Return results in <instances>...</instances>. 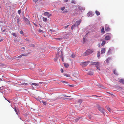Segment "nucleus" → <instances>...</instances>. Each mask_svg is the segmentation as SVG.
Segmentation results:
<instances>
[{
    "mask_svg": "<svg viewBox=\"0 0 124 124\" xmlns=\"http://www.w3.org/2000/svg\"><path fill=\"white\" fill-rule=\"evenodd\" d=\"M93 51V49H88L84 53V55L85 56L87 55L92 53Z\"/></svg>",
    "mask_w": 124,
    "mask_h": 124,
    "instance_id": "f257e3e1",
    "label": "nucleus"
},
{
    "mask_svg": "<svg viewBox=\"0 0 124 124\" xmlns=\"http://www.w3.org/2000/svg\"><path fill=\"white\" fill-rule=\"evenodd\" d=\"M97 107L99 110L104 115V114L105 112L103 108L101 107L99 105H97Z\"/></svg>",
    "mask_w": 124,
    "mask_h": 124,
    "instance_id": "f03ea898",
    "label": "nucleus"
},
{
    "mask_svg": "<svg viewBox=\"0 0 124 124\" xmlns=\"http://www.w3.org/2000/svg\"><path fill=\"white\" fill-rule=\"evenodd\" d=\"M112 35L111 34H106L104 39L107 40H109L111 39Z\"/></svg>",
    "mask_w": 124,
    "mask_h": 124,
    "instance_id": "7ed1b4c3",
    "label": "nucleus"
},
{
    "mask_svg": "<svg viewBox=\"0 0 124 124\" xmlns=\"http://www.w3.org/2000/svg\"><path fill=\"white\" fill-rule=\"evenodd\" d=\"M89 61L86 62H81L80 63V65L82 67H84L86 66L89 63Z\"/></svg>",
    "mask_w": 124,
    "mask_h": 124,
    "instance_id": "20e7f679",
    "label": "nucleus"
},
{
    "mask_svg": "<svg viewBox=\"0 0 124 124\" xmlns=\"http://www.w3.org/2000/svg\"><path fill=\"white\" fill-rule=\"evenodd\" d=\"M91 64L93 65H95L96 67L98 65H99V62H91Z\"/></svg>",
    "mask_w": 124,
    "mask_h": 124,
    "instance_id": "39448f33",
    "label": "nucleus"
},
{
    "mask_svg": "<svg viewBox=\"0 0 124 124\" xmlns=\"http://www.w3.org/2000/svg\"><path fill=\"white\" fill-rule=\"evenodd\" d=\"M81 22V20L80 19L78 21H76L74 24V26H78L79 25Z\"/></svg>",
    "mask_w": 124,
    "mask_h": 124,
    "instance_id": "423d86ee",
    "label": "nucleus"
},
{
    "mask_svg": "<svg viewBox=\"0 0 124 124\" xmlns=\"http://www.w3.org/2000/svg\"><path fill=\"white\" fill-rule=\"evenodd\" d=\"M105 30L106 31H108L110 30V28L108 25L107 24H106L105 25Z\"/></svg>",
    "mask_w": 124,
    "mask_h": 124,
    "instance_id": "0eeeda50",
    "label": "nucleus"
},
{
    "mask_svg": "<svg viewBox=\"0 0 124 124\" xmlns=\"http://www.w3.org/2000/svg\"><path fill=\"white\" fill-rule=\"evenodd\" d=\"M24 20L25 21V23H29L30 24V21L27 18H26L25 17H24V18H23Z\"/></svg>",
    "mask_w": 124,
    "mask_h": 124,
    "instance_id": "6e6552de",
    "label": "nucleus"
},
{
    "mask_svg": "<svg viewBox=\"0 0 124 124\" xmlns=\"http://www.w3.org/2000/svg\"><path fill=\"white\" fill-rule=\"evenodd\" d=\"M105 49L104 48H102L101 51V54H104L105 53Z\"/></svg>",
    "mask_w": 124,
    "mask_h": 124,
    "instance_id": "1a4fd4ad",
    "label": "nucleus"
},
{
    "mask_svg": "<svg viewBox=\"0 0 124 124\" xmlns=\"http://www.w3.org/2000/svg\"><path fill=\"white\" fill-rule=\"evenodd\" d=\"M59 52H58V53L57 54H56V57L54 59V60L55 61H56L58 57L59 56Z\"/></svg>",
    "mask_w": 124,
    "mask_h": 124,
    "instance_id": "9d476101",
    "label": "nucleus"
},
{
    "mask_svg": "<svg viewBox=\"0 0 124 124\" xmlns=\"http://www.w3.org/2000/svg\"><path fill=\"white\" fill-rule=\"evenodd\" d=\"M82 102V100L81 99H79L77 101V102L79 104V106L81 104V103Z\"/></svg>",
    "mask_w": 124,
    "mask_h": 124,
    "instance_id": "9b49d317",
    "label": "nucleus"
},
{
    "mask_svg": "<svg viewBox=\"0 0 124 124\" xmlns=\"http://www.w3.org/2000/svg\"><path fill=\"white\" fill-rule=\"evenodd\" d=\"M101 32L103 34L105 32V31L104 30V28L103 26H101Z\"/></svg>",
    "mask_w": 124,
    "mask_h": 124,
    "instance_id": "f8f14e48",
    "label": "nucleus"
},
{
    "mask_svg": "<svg viewBox=\"0 0 124 124\" xmlns=\"http://www.w3.org/2000/svg\"><path fill=\"white\" fill-rule=\"evenodd\" d=\"M119 82L121 83H122L124 84V79H120L119 81Z\"/></svg>",
    "mask_w": 124,
    "mask_h": 124,
    "instance_id": "ddd939ff",
    "label": "nucleus"
},
{
    "mask_svg": "<svg viewBox=\"0 0 124 124\" xmlns=\"http://www.w3.org/2000/svg\"><path fill=\"white\" fill-rule=\"evenodd\" d=\"M64 64L65 67L66 68H68L69 66V65L68 63H64Z\"/></svg>",
    "mask_w": 124,
    "mask_h": 124,
    "instance_id": "4468645a",
    "label": "nucleus"
},
{
    "mask_svg": "<svg viewBox=\"0 0 124 124\" xmlns=\"http://www.w3.org/2000/svg\"><path fill=\"white\" fill-rule=\"evenodd\" d=\"M31 85H33L35 86H39V85L38 84H37V83H32L31 84Z\"/></svg>",
    "mask_w": 124,
    "mask_h": 124,
    "instance_id": "2eb2a0df",
    "label": "nucleus"
},
{
    "mask_svg": "<svg viewBox=\"0 0 124 124\" xmlns=\"http://www.w3.org/2000/svg\"><path fill=\"white\" fill-rule=\"evenodd\" d=\"M111 60L110 58H108L106 60V62L108 63L109 62V61H110Z\"/></svg>",
    "mask_w": 124,
    "mask_h": 124,
    "instance_id": "dca6fc26",
    "label": "nucleus"
},
{
    "mask_svg": "<svg viewBox=\"0 0 124 124\" xmlns=\"http://www.w3.org/2000/svg\"><path fill=\"white\" fill-rule=\"evenodd\" d=\"M54 39H56L58 40H62L63 38H62V37H61L58 38H54Z\"/></svg>",
    "mask_w": 124,
    "mask_h": 124,
    "instance_id": "f3484780",
    "label": "nucleus"
},
{
    "mask_svg": "<svg viewBox=\"0 0 124 124\" xmlns=\"http://www.w3.org/2000/svg\"><path fill=\"white\" fill-rule=\"evenodd\" d=\"M95 13L97 15V16H99L100 14V13L98 11H96L95 12Z\"/></svg>",
    "mask_w": 124,
    "mask_h": 124,
    "instance_id": "a211bd4d",
    "label": "nucleus"
},
{
    "mask_svg": "<svg viewBox=\"0 0 124 124\" xmlns=\"http://www.w3.org/2000/svg\"><path fill=\"white\" fill-rule=\"evenodd\" d=\"M100 55V52L99 51L97 52V57L99 58Z\"/></svg>",
    "mask_w": 124,
    "mask_h": 124,
    "instance_id": "6ab92c4d",
    "label": "nucleus"
},
{
    "mask_svg": "<svg viewBox=\"0 0 124 124\" xmlns=\"http://www.w3.org/2000/svg\"><path fill=\"white\" fill-rule=\"evenodd\" d=\"M49 14V13L47 12H46L44 13V15L45 16H48Z\"/></svg>",
    "mask_w": 124,
    "mask_h": 124,
    "instance_id": "aec40b11",
    "label": "nucleus"
},
{
    "mask_svg": "<svg viewBox=\"0 0 124 124\" xmlns=\"http://www.w3.org/2000/svg\"><path fill=\"white\" fill-rule=\"evenodd\" d=\"M88 74L90 75H93V72L91 71H89L88 73Z\"/></svg>",
    "mask_w": 124,
    "mask_h": 124,
    "instance_id": "412c9836",
    "label": "nucleus"
},
{
    "mask_svg": "<svg viewBox=\"0 0 124 124\" xmlns=\"http://www.w3.org/2000/svg\"><path fill=\"white\" fill-rule=\"evenodd\" d=\"M21 85H28V84H27V83H22L21 84Z\"/></svg>",
    "mask_w": 124,
    "mask_h": 124,
    "instance_id": "4be33fe9",
    "label": "nucleus"
},
{
    "mask_svg": "<svg viewBox=\"0 0 124 124\" xmlns=\"http://www.w3.org/2000/svg\"><path fill=\"white\" fill-rule=\"evenodd\" d=\"M64 75L67 77H70V75L68 74H64Z\"/></svg>",
    "mask_w": 124,
    "mask_h": 124,
    "instance_id": "5701e85b",
    "label": "nucleus"
},
{
    "mask_svg": "<svg viewBox=\"0 0 124 124\" xmlns=\"http://www.w3.org/2000/svg\"><path fill=\"white\" fill-rule=\"evenodd\" d=\"M96 67L97 69L98 70H100V67H99V65H98L97 66H96Z\"/></svg>",
    "mask_w": 124,
    "mask_h": 124,
    "instance_id": "b1692460",
    "label": "nucleus"
},
{
    "mask_svg": "<svg viewBox=\"0 0 124 124\" xmlns=\"http://www.w3.org/2000/svg\"><path fill=\"white\" fill-rule=\"evenodd\" d=\"M43 20L44 21L46 22L47 20V18H46L43 17Z\"/></svg>",
    "mask_w": 124,
    "mask_h": 124,
    "instance_id": "393cba45",
    "label": "nucleus"
},
{
    "mask_svg": "<svg viewBox=\"0 0 124 124\" xmlns=\"http://www.w3.org/2000/svg\"><path fill=\"white\" fill-rule=\"evenodd\" d=\"M106 42L105 41H103L102 43L101 44V45L102 46H103L104 45L105 43Z\"/></svg>",
    "mask_w": 124,
    "mask_h": 124,
    "instance_id": "a878e982",
    "label": "nucleus"
},
{
    "mask_svg": "<svg viewBox=\"0 0 124 124\" xmlns=\"http://www.w3.org/2000/svg\"><path fill=\"white\" fill-rule=\"evenodd\" d=\"M107 109L110 112H111V109L108 107H107Z\"/></svg>",
    "mask_w": 124,
    "mask_h": 124,
    "instance_id": "bb28decb",
    "label": "nucleus"
},
{
    "mask_svg": "<svg viewBox=\"0 0 124 124\" xmlns=\"http://www.w3.org/2000/svg\"><path fill=\"white\" fill-rule=\"evenodd\" d=\"M113 73H114V74H115V75H118L117 73L116 72V70H114Z\"/></svg>",
    "mask_w": 124,
    "mask_h": 124,
    "instance_id": "cd10ccee",
    "label": "nucleus"
},
{
    "mask_svg": "<svg viewBox=\"0 0 124 124\" xmlns=\"http://www.w3.org/2000/svg\"><path fill=\"white\" fill-rule=\"evenodd\" d=\"M15 111L16 112L17 114L18 115L19 114V113L18 112L17 110L15 108Z\"/></svg>",
    "mask_w": 124,
    "mask_h": 124,
    "instance_id": "c85d7f7f",
    "label": "nucleus"
},
{
    "mask_svg": "<svg viewBox=\"0 0 124 124\" xmlns=\"http://www.w3.org/2000/svg\"><path fill=\"white\" fill-rule=\"evenodd\" d=\"M42 102L43 103V104L44 105H46V104L47 103L46 102H44V101H42Z\"/></svg>",
    "mask_w": 124,
    "mask_h": 124,
    "instance_id": "c756f323",
    "label": "nucleus"
},
{
    "mask_svg": "<svg viewBox=\"0 0 124 124\" xmlns=\"http://www.w3.org/2000/svg\"><path fill=\"white\" fill-rule=\"evenodd\" d=\"M91 13L90 12H89L87 14V16L89 17H90L91 16Z\"/></svg>",
    "mask_w": 124,
    "mask_h": 124,
    "instance_id": "7c9ffc66",
    "label": "nucleus"
},
{
    "mask_svg": "<svg viewBox=\"0 0 124 124\" xmlns=\"http://www.w3.org/2000/svg\"><path fill=\"white\" fill-rule=\"evenodd\" d=\"M38 32L39 33H41V32H43V31L42 30L39 29L38 31Z\"/></svg>",
    "mask_w": 124,
    "mask_h": 124,
    "instance_id": "2f4dec72",
    "label": "nucleus"
},
{
    "mask_svg": "<svg viewBox=\"0 0 124 124\" xmlns=\"http://www.w3.org/2000/svg\"><path fill=\"white\" fill-rule=\"evenodd\" d=\"M24 55L23 54H22L21 55H20V56H18L17 57L18 58H20L22 56H24Z\"/></svg>",
    "mask_w": 124,
    "mask_h": 124,
    "instance_id": "473e14b6",
    "label": "nucleus"
},
{
    "mask_svg": "<svg viewBox=\"0 0 124 124\" xmlns=\"http://www.w3.org/2000/svg\"><path fill=\"white\" fill-rule=\"evenodd\" d=\"M71 57L72 58H74L75 57V55L74 54H72L71 55Z\"/></svg>",
    "mask_w": 124,
    "mask_h": 124,
    "instance_id": "72a5a7b5",
    "label": "nucleus"
},
{
    "mask_svg": "<svg viewBox=\"0 0 124 124\" xmlns=\"http://www.w3.org/2000/svg\"><path fill=\"white\" fill-rule=\"evenodd\" d=\"M65 8V7H62L61 8V9L62 11H63V10Z\"/></svg>",
    "mask_w": 124,
    "mask_h": 124,
    "instance_id": "f704fd0d",
    "label": "nucleus"
},
{
    "mask_svg": "<svg viewBox=\"0 0 124 124\" xmlns=\"http://www.w3.org/2000/svg\"><path fill=\"white\" fill-rule=\"evenodd\" d=\"M75 27L74 26V25H73L71 26V29L72 30L73 29V27Z\"/></svg>",
    "mask_w": 124,
    "mask_h": 124,
    "instance_id": "c9c22d12",
    "label": "nucleus"
},
{
    "mask_svg": "<svg viewBox=\"0 0 124 124\" xmlns=\"http://www.w3.org/2000/svg\"><path fill=\"white\" fill-rule=\"evenodd\" d=\"M64 2H66L68 1V0H63Z\"/></svg>",
    "mask_w": 124,
    "mask_h": 124,
    "instance_id": "e433bc0d",
    "label": "nucleus"
},
{
    "mask_svg": "<svg viewBox=\"0 0 124 124\" xmlns=\"http://www.w3.org/2000/svg\"><path fill=\"white\" fill-rule=\"evenodd\" d=\"M18 13L19 14H20V13H21V10H19L18 11Z\"/></svg>",
    "mask_w": 124,
    "mask_h": 124,
    "instance_id": "4c0bfd02",
    "label": "nucleus"
},
{
    "mask_svg": "<svg viewBox=\"0 0 124 124\" xmlns=\"http://www.w3.org/2000/svg\"><path fill=\"white\" fill-rule=\"evenodd\" d=\"M12 35H13L14 36L16 37V34L15 33H13L12 34Z\"/></svg>",
    "mask_w": 124,
    "mask_h": 124,
    "instance_id": "58836bf2",
    "label": "nucleus"
},
{
    "mask_svg": "<svg viewBox=\"0 0 124 124\" xmlns=\"http://www.w3.org/2000/svg\"><path fill=\"white\" fill-rule=\"evenodd\" d=\"M71 3H73L74 4H75V1L74 0H72L71 1Z\"/></svg>",
    "mask_w": 124,
    "mask_h": 124,
    "instance_id": "ea45409f",
    "label": "nucleus"
},
{
    "mask_svg": "<svg viewBox=\"0 0 124 124\" xmlns=\"http://www.w3.org/2000/svg\"><path fill=\"white\" fill-rule=\"evenodd\" d=\"M62 82L63 83H64L66 84V83H68L66 81H63Z\"/></svg>",
    "mask_w": 124,
    "mask_h": 124,
    "instance_id": "a19ab883",
    "label": "nucleus"
},
{
    "mask_svg": "<svg viewBox=\"0 0 124 124\" xmlns=\"http://www.w3.org/2000/svg\"><path fill=\"white\" fill-rule=\"evenodd\" d=\"M53 30L51 29H50L49 30V31L51 32H52L53 31Z\"/></svg>",
    "mask_w": 124,
    "mask_h": 124,
    "instance_id": "79ce46f5",
    "label": "nucleus"
},
{
    "mask_svg": "<svg viewBox=\"0 0 124 124\" xmlns=\"http://www.w3.org/2000/svg\"><path fill=\"white\" fill-rule=\"evenodd\" d=\"M23 31H22V30H21L20 31V33L21 34H23Z\"/></svg>",
    "mask_w": 124,
    "mask_h": 124,
    "instance_id": "37998d69",
    "label": "nucleus"
},
{
    "mask_svg": "<svg viewBox=\"0 0 124 124\" xmlns=\"http://www.w3.org/2000/svg\"><path fill=\"white\" fill-rule=\"evenodd\" d=\"M51 16V14H49L48 16H47L48 18H49Z\"/></svg>",
    "mask_w": 124,
    "mask_h": 124,
    "instance_id": "c03bdc74",
    "label": "nucleus"
},
{
    "mask_svg": "<svg viewBox=\"0 0 124 124\" xmlns=\"http://www.w3.org/2000/svg\"><path fill=\"white\" fill-rule=\"evenodd\" d=\"M61 72H62V73L63 72V69L62 68H61Z\"/></svg>",
    "mask_w": 124,
    "mask_h": 124,
    "instance_id": "a18cd8bd",
    "label": "nucleus"
},
{
    "mask_svg": "<svg viewBox=\"0 0 124 124\" xmlns=\"http://www.w3.org/2000/svg\"><path fill=\"white\" fill-rule=\"evenodd\" d=\"M88 117L90 119L91 118V116L90 115H88Z\"/></svg>",
    "mask_w": 124,
    "mask_h": 124,
    "instance_id": "49530a36",
    "label": "nucleus"
},
{
    "mask_svg": "<svg viewBox=\"0 0 124 124\" xmlns=\"http://www.w3.org/2000/svg\"><path fill=\"white\" fill-rule=\"evenodd\" d=\"M72 99V98H70V99H68V98H65V99H70V100H71V99Z\"/></svg>",
    "mask_w": 124,
    "mask_h": 124,
    "instance_id": "de8ad7c7",
    "label": "nucleus"
},
{
    "mask_svg": "<svg viewBox=\"0 0 124 124\" xmlns=\"http://www.w3.org/2000/svg\"><path fill=\"white\" fill-rule=\"evenodd\" d=\"M94 96H95L96 97H101V96H97V95H94Z\"/></svg>",
    "mask_w": 124,
    "mask_h": 124,
    "instance_id": "09e8293b",
    "label": "nucleus"
},
{
    "mask_svg": "<svg viewBox=\"0 0 124 124\" xmlns=\"http://www.w3.org/2000/svg\"><path fill=\"white\" fill-rule=\"evenodd\" d=\"M68 26H69V25H68L67 26H65V29L67 28Z\"/></svg>",
    "mask_w": 124,
    "mask_h": 124,
    "instance_id": "8fccbe9b",
    "label": "nucleus"
},
{
    "mask_svg": "<svg viewBox=\"0 0 124 124\" xmlns=\"http://www.w3.org/2000/svg\"><path fill=\"white\" fill-rule=\"evenodd\" d=\"M64 96L65 97H71V96H67L65 95H64Z\"/></svg>",
    "mask_w": 124,
    "mask_h": 124,
    "instance_id": "3c124183",
    "label": "nucleus"
},
{
    "mask_svg": "<svg viewBox=\"0 0 124 124\" xmlns=\"http://www.w3.org/2000/svg\"><path fill=\"white\" fill-rule=\"evenodd\" d=\"M3 39H0V42L2 41L3 40Z\"/></svg>",
    "mask_w": 124,
    "mask_h": 124,
    "instance_id": "603ef678",
    "label": "nucleus"
},
{
    "mask_svg": "<svg viewBox=\"0 0 124 124\" xmlns=\"http://www.w3.org/2000/svg\"><path fill=\"white\" fill-rule=\"evenodd\" d=\"M34 25L36 26H37V25L35 23H33Z\"/></svg>",
    "mask_w": 124,
    "mask_h": 124,
    "instance_id": "864d4df0",
    "label": "nucleus"
},
{
    "mask_svg": "<svg viewBox=\"0 0 124 124\" xmlns=\"http://www.w3.org/2000/svg\"><path fill=\"white\" fill-rule=\"evenodd\" d=\"M35 46V45L34 44H32L31 45V46H33V47H34Z\"/></svg>",
    "mask_w": 124,
    "mask_h": 124,
    "instance_id": "5fc2aeb1",
    "label": "nucleus"
},
{
    "mask_svg": "<svg viewBox=\"0 0 124 124\" xmlns=\"http://www.w3.org/2000/svg\"><path fill=\"white\" fill-rule=\"evenodd\" d=\"M85 40V39L84 38H83V40L84 41Z\"/></svg>",
    "mask_w": 124,
    "mask_h": 124,
    "instance_id": "6e6d98bb",
    "label": "nucleus"
},
{
    "mask_svg": "<svg viewBox=\"0 0 124 124\" xmlns=\"http://www.w3.org/2000/svg\"><path fill=\"white\" fill-rule=\"evenodd\" d=\"M19 22V19H17V22L18 23Z\"/></svg>",
    "mask_w": 124,
    "mask_h": 124,
    "instance_id": "4d7b16f0",
    "label": "nucleus"
},
{
    "mask_svg": "<svg viewBox=\"0 0 124 124\" xmlns=\"http://www.w3.org/2000/svg\"><path fill=\"white\" fill-rule=\"evenodd\" d=\"M6 31V30L5 29H4V30L3 31H2V32H4V31Z\"/></svg>",
    "mask_w": 124,
    "mask_h": 124,
    "instance_id": "13d9d810",
    "label": "nucleus"
},
{
    "mask_svg": "<svg viewBox=\"0 0 124 124\" xmlns=\"http://www.w3.org/2000/svg\"><path fill=\"white\" fill-rule=\"evenodd\" d=\"M69 85L70 86H71V87H73V85Z\"/></svg>",
    "mask_w": 124,
    "mask_h": 124,
    "instance_id": "bf43d9fd",
    "label": "nucleus"
},
{
    "mask_svg": "<svg viewBox=\"0 0 124 124\" xmlns=\"http://www.w3.org/2000/svg\"><path fill=\"white\" fill-rule=\"evenodd\" d=\"M39 26H40V27H42L40 25V24H39Z\"/></svg>",
    "mask_w": 124,
    "mask_h": 124,
    "instance_id": "052dcab7",
    "label": "nucleus"
},
{
    "mask_svg": "<svg viewBox=\"0 0 124 124\" xmlns=\"http://www.w3.org/2000/svg\"><path fill=\"white\" fill-rule=\"evenodd\" d=\"M60 52H61V54H62V51H60Z\"/></svg>",
    "mask_w": 124,
    "mask_h": 124,
    "instance_id": "680f3d73",
    "label": "nucleus"
},
{
    "mask_svg": "<svg viewBox=\"0 0 124 124\" xmlns=\"http://www.w3.org/2000/svg\"><path fill=\"white\" fill-rule=\"evenodd\" d=\"M111 51V49H109V50H108V52H110Z\"/></svg>",
    "mask_w": 124,
    "mask_h": 124,
    "instance_id": "e2e57ef3",
    "label": "nucleus"
},
{
    "mask_svg": "<svg viewBox=\"0 0 124 124\" xmlns=\"http://www.w3.org/2000/svg\"><path fill=\"white\" fill-rule=\"evenodd\" d=\"M7 101H8V102H9V103H10V101H8V100H7Z\"/></svg>",
    "mask_w": 124,
    "mask_h": 124,
    "instance_id": "0e129e2a",
    "label": "nucleus"
},
{
    "mask_svg": "<svg viewBox=\"0 0 124 124\" xmlns=\"http://www.w3.org/2000/svg\"><path fill=\"white\" fill-rule=\"evenodd\" d=\"M56 100V99H54V100H53V101H54L55 100Z\"/></svg>",
    "mask_w": 124,
    "mask_h": 124,
    "instance_id": "69168bd1",
    "label": "nucleus"
},
{
    "mask_svg": "<svg viewBox=\"0 0 124 124\" xmlns=\"http://www.w3.org/2000/svg\"><path fill=\"white\" fill-rule=\"evenodd\" d=\"M0 80H2L0 78Z\"/></svg>",
    "mask_w": 124,
    "mask_h": 124,
    "instance_id": "338daca9",
    "label": "nucleus"
},
{
    "mask_svg": "<svg viewBox=\"0 0 124 124\" xmlns=\"http://www.w3.org/2000/svg\"><path fill=\"white\" fill-rule=\"evenodd\" d=\"M23 49H24V47H23Z\"/></svg>",
    "mask_w": 124,
    "mask_h": 124,
    "instance_id": "774afa93",
    "label": "nucleus"
}]
</instances>
